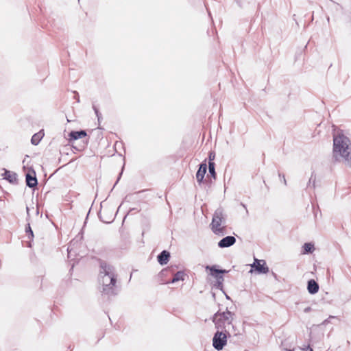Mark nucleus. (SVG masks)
<instances>
[{"mask_svg":"<svg viewBox=\"0 0 351 351\" xmlns=\"http://www.w3.org/2000/svg\"><path fill=\"white\" fill-rule=\"evenodd\" d=\"M87 134L85 130L71 131L69 134V141L73 142L74 141L85 138Z\"/></svg>","mask_w":351,"mask_h":351,"instance_id":"nucleus-10","label":"nucleus"},{"mask_svg":"<svg viewBox=\"0 0 351 351\" xmlns=\"http://www.w3.org/2000/svg\"><path fill=\"white\" fill-rule=\"evenodd\" d=\"M215 154L213 152H210L209 154V162H213V160L215 159Z\"/></svg>","mask_w":351,"mask_h":351,"instance_id":"nucleus-23","label":"nucleus"},{"mask_svg":"<svg viewBox=\"0 0 351 351\" xmlns=\"http://www.w3.org/2000/svg\"><path fill=\"white\" fill-rule=\"evenodd\" d=\"M93 108L95 113L97 117V120L99 122L100 119H101V114L99 112L98 108L95 106L93 105Z\"/></svg>","mask_w":351,"mask_h":351,"instance_id":"nucleus-21","label":"nucleus"},{"mask_svg":"<svg viewBox=\"0 0 351 351\" xmlns=\"http://www.w3.org/2000/svg\"><path fill=\"white\" fill-rule=\"evenodd\" d=\"M333 158L335 160L343 162L346 165L351 166V142L343 134L333 137Z\"/></svg>","mask_w":351,"mask_h":351,"instance_id":"nucleus-1","label":"nucleus"},{"mask_svg":"<svg viewBox=\"0 0 351 351\" xmlns=\"http://www.w3.org/2000/svg\"><path fill=\"white\" fill-rule=\"evenodd\" d=\"M43 136L44 134L41 131L34 134L32 137L31 143L34 145H37L40 143Z\"/></svg>","mask_w":351,"mask_h":351,"instance_id":"nucleus-16","label":"nucleus"},{"mask_svg":"<svg viewBox=\"0 0 351 351\" xmlns=\"http://www.w3.org/2000/svg\"><path fill=\"white\" fill-rule=\"evenodd\" d=\"M236 243V239L233 236H227L223 237L218 242V246L220 248L229 247Z\"/></svg>","mask_w":351,"mask_h":351,"instance_id":"nucleus-8","label":"nucleus"},{"mask_svg":"<svg viewBox=\"0 0 351 351\" xmlns=\"http://www.w3.org/2000/svg\"><path fill=\"white\" fill-rule=\"evenodd\" d=\"M315 181H316V175L314 172L312 173L311 178L308 180V183L307 184V187H310L312 184V187H315Z\"/></svg>","mask_w":351,"mask_h":351,"instance_id":"nucleus-19","label":"nucleus"},{"mask_svg":"<svg viewBox=\"0 0 351 351\" xmlns=\"http://www.w3.org/2000/svg\"><path fill=\"white\" fill-rule=\"evenodd\" d=\"M206 270L210 271V274L217 280V287L221 290L223 289V282L224 280L222 274L228 273L226 269H219L216 268L215 265L206 266Z\"/></svg>","mask_w":351,"mask_h":351,"instance_id":"nucleus-6","label":"nucleus"},{"mask_svg":"<svg viewBox=\"0 0 351 351\" xmlns=\"http://www.w3.org/2000/svg\"><path fill=\"white\" fill-rule=\"evenodd\" d=\"M173 268L171 267H168L167 269H162V273L165 272V271H173Z\"/></svg>","mask_w":351,"mask_h":351,"instance_id":"nucleus-24","label":"nucleus"},{"mask_svg":"<svg viewBox=\"0 0 351 351\" xmlns=\"http://www.w3.org/2000/svg\"><path fill=\"white\" fill-rule=\"evenodd\" d=\"M231 333H227L224 330L217 329L213 338V346L217 350H221L226 345L227 338Z\"/></svg>","mask_w":351,"mask_h":351,"instance_id":"nucleus-5","label":"nucleus"},{"mask_svg":"<svg viewBox=\"0 0 351 351\" xmlns=\"http://www.w3.org/2000/svg\"><path fill=\"white\" fill-rule=\"evenodd\" d=\"M319 285L318 283L313 279H311L308 281L307 283V290L311 294H315L319 291Z\"/></svg>","mask_w":351,"mask_h":351,"instance_id":"nucleus-13","label":"nucleus"},{"mask_svg":"<svg viewBox=\"0 0 351 351\" xmlns=\"http://www.w3.org/2000/svg\"><path fill=\"white\" fill-rule=\"evenodd\" d=\"M208 171L211 176L215 179L216 178V172H215V163L214 162H208Z\"/></svg>","mask_w":351,"mask_h":351,"instance_id":"nucleus-18","label":"nucleus"},{"mask_svg":"<svg viewBox=\"0 0 351 351\" xmlns=\"http://www.w3.org/2000/svg\"><path fill=\"white\" fill-rule=\"evenodd\" d=\"M170 258V253L167 250L162 251L158 256V261L161 265H166Z\"/></svg>","mask_w":351,"mask_h":351,"instance_id":"nucleus-14","label":"nucleus"},{"mask_svg":"<svg viewBox=\"0 0 351 351\" xmlns=\"http://www.w3.org/2000/svg\"><path fill=\"white\" fill-rule=\"evenodd\" d=\"M315 250L314 245L311 243H305L302 246V254H311Z\"/></svg>","mask_w":351,"mask_h":351,"instance_id":"nucleus-15","label":"nucleus"},{"mask_svg":"<svg viewBox=\"0 0 351 351\" xmlns=\"http://www.w3.org/2000/svg\"><path fill=\"white\" fill-rule=\"evenodd\" d=\"M26 184L29 188H34L37 186L38 181L36 177V173L34 170L28 172L25 176Z\"/></svg>","mask_w":351,"mask_h":351,"instance_id":"nucleus-9","label":"nucleus"},{"mask_svg":"<svg viewBox=\"0 0 351 351\" xmlns=\"http://www.w3.org/2000/svg\"><path fill=\"white\" fill-rule=\"evenodd\" d=\"M77 102H79V101H80V99H79V95H77Z\"/></svg>","mask_w":351,"mask_h":351,"instance_id":"nucleus-30","label":"nucleus"},{"mask_svg":"<svg viewBox=\"0 0 351 351\" xmlns=\"http://www.w3.org/2000/svg\"><path fill=\"white\" fill-rule=\"evenodd\" d=\"M282 181L285 183V184H287V180H286L285 177L284 175H282Z\"/></svg>","mask_w":351,"mask_h":351,"instance_id":"nucleus-27","label":"nucleus"},{"mask_svg":"<svg viewBox=\"0 0 351 351\" xmlns=\"http://www.w3.org/2000/svg\"><path fill=\"white\" fill-rule=\"evenodd\" d=\"M245 2H247L248 3H254V0H243V1L241 2L240 3V6L241 7H245Z\"/></svg>","mask_w":351,"mask_h":351,"instance_id":"nucleus-22","label":"nucleus"},{"mask_svg":"<svg viewBox=\"0 0 351 351\" xmlns=\"http://www.w3.org/2000/svg\"><path fill=\"white\" fill-rule=\"evenodd\" d=\"M284 351H293V350L285 349Z\"/></svg>","mask_w":351,"mask_h":351,"instance_id":"nucleus-28","label":"nucleus"},{"mask_svg":"<svg viewBox=\"0 0 351 351\" xmlns=\"http://www.w3.org/2000/svg\"><path fill=\"white\" fill-rule=\"evenodd\" d=\"M100 282L102 285L101 293L108 296H114L117 294L115 284L117 276L112 266L105 261L100 262Z\"/></svg>","mask_w":351,"mask_h":351,"instance_id":"nucleus-2","label":"nucleus"},{"mask_svg":"<svg viewBox=\"0 0 351 351\" xmlns=\"http://www.w3.org/2000/svg\"><path fill=\"white\" fill-rule=\"evenodd\" d=\"M26 210H27V220H28V219H29V207H28V206H27V207H26Z\"/></svg>","mask_w":351,"mask_h":351,"instance_id":"nucleus-25","label":"nucleus"},{"mask_svg":"<svg viewBox=\"0 0 351 351\" xmlns=\"http://www.w3.org/2000/svg\"><path fill=\"white\" fill-rule=\"evenodd\" d=\"M255 270L259 274H267L269 272V267L266 265L264 260L255 259V262L252 265Z\"/></svg>","mask_w":351,"mask_h":351,"instance_id":"nucleus-7","label":"nucleus"},{"mask_svg":"<svg viewBox=\"0 0 351 351\" xmlns=\"http://www.w3.org/2000/svg\"><path fill=\"white\" fill-rule=\"evenodd\" d=\"M25 232L28 235L29 239H32L34 237V233L31 228L30 224L28 223L25 227Z\"/></svg>","mask_w":351,"mask_h":351,"instance_id":"nucleus-20","label":"nucleus"},{"mask_svg":"<svg viewBox=\"0 0 351 351\" xmlns=\"http://www.w3.org/2000/svg\"><path fill=\"white\" fill-rule=\"evenodd\" d=\"M207 171V165L205 162H202L199 165V169L196 173V179L199 184H201L203 181L204 176Z\"/></svg>","mask_w":351,"mask_h":351,"instance_id":"nucleus-11","label":"nucleus"},{"mask_svg":"<svg viewBox=\"0 0 351 351\" xmlns=\"http://www.w3.org/2000/svg\"><path fill=\"white\" fill-rule=\"evenodd\" d=\"M234 314L228 309L226 311H217L214 314L212 318L216 329L224 330L227 333H234L236 335L234 326L232 324L233 317Z\"/></svg>","mask_w":351,"mask_h":351,"instance_id":"nucleus-3","label":"nucleus"},{"mask_svg":"<svg viewBox=\"0 0 351 351\" xmlns=\"http://www.w3.org/2000/svg\"><path fill=\"white\" fill-rule=\"evenodd\" d=\"M3 178L8 180L10 183L17 184V174L13 171H10L4 169V173L3 174Z\"/></svg>","mask_w":351,"mask_h":351,"instance_id":"nucleus-12","label":"nucleus"},{"mask_svg":"<svg viewBox=\"0 0 351 351\" xmlns=\"http://www.w3.org/2000/svg\"><path fill=\"white\" fill-rule=\"evenodd\" d=\"M226 215L224 214L222 208H217L213 216L212 222L210 223L213 232L218 236H223L226 234Z\"/></svg>","mask_w":351,"mask_h":351,"instance_id":"nucleus-4","label":"nucleus"},{"mask_svg":"<svg viewBox=\"0 0 351 351\" xmlns=\"http://www.w3.org/2000/svg\"><path fill=\"white\" fill-rule=\"evenodd\" d=\"M184 273L182 271L176 272L169 283H175L180 280H184Z\"/></svg>","mask_w":351,"mask_h":351,"instance_id":"nucleus-17","label":"nucleus"},{"mask_svg":"<svg viewBox=\"0 0 351 351\" xmlns=\"http://www.w3.org/2000/svg\"><path fill=\"white\" fill-rule=\"evenodd\" d=\"M241 205H242V206H243L246 209V206H245V204H241Z\"/></svg>","mask_w":351,"mask_h":351,"instance_id":"nucleus-31","label":"nucleus"},{"mask_svg":"<svg viewBox=\"0 0 351 351\" xmlns=\"http://www.w3.org/2000/svg\"><path fill=\"white\" fill-rule=\"evenodd\" d=\"M308 310H309V308H306L304 311L307 312V311H308Z\"/></svg>","mask_w":351,"mask_h":351,"instance_id":"nucleus-29","label":"nucleus"},{"mask_svg":"<svg viewBox=\"0 0 351 351\" xmlns=\"http://www.w3.org/2000/svg\"><path fill=\"white\" fill-rule=\"evenodd\" d=\"M85 145L84 144L82 145L80 148H77L76 147H73L74 148L77 149V150H82L84 148Z\"/></svg>","mask_w":351,"mask_h":351,"instance_id":"nucleus-26","label":"nucleus"}]
</instances>
